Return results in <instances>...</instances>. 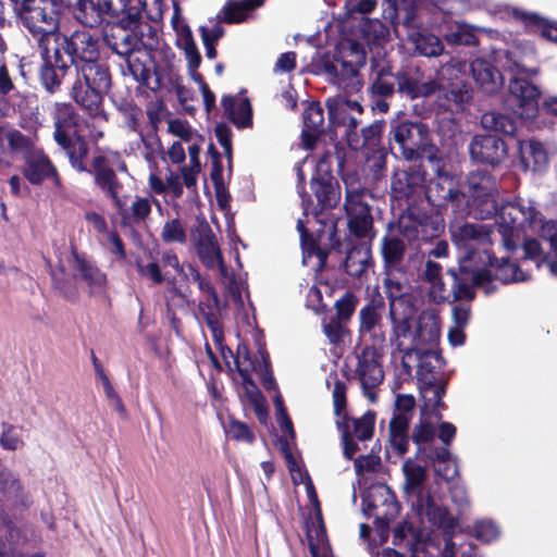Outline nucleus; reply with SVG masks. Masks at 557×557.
Instances as JSON below:
<instances>
[{
    "label": "nucleus",
    "instance_id": "1",
    "mask_svg": "<svg viewBox=\"0 0 557 557\" xmlns=\"http://www.w3.org/2000/svg\"><path fill=\"white\" fill-rule=\"evenodd\" d=\"M62 48L74 64L70 98L90 117L106 116L104 96L112 87L110 66L101 61V39L96 33L76 28L62 34Z\"/></svg>",
    "mask_w": 557,
    "mask_h": 557
},
{
    "label": "nucleus",
    "instance_id": "2",
    "mask_svg": "<svg viewBox=\"0 0 557 557\" xmlns=\"http://www.w3.org/2000/svg\"><path fill=\"white\" fill-rule=\"evenodd\" d=\"M336 163L342 172L346 163V151L335 145L334 151H325L318 160L310 178L311 194L299 191L304 214L312 215L317 227L310 231L302 220L297 222V231L300 234V244H320L327 238L330 244H342L336 238V225L333 221H323L320 215L325 210L335 209L342 199V189L338 180L333 174V163Z\"/></svg>",
    "mask_w": 557,
    "mask_h": 557
},
{
    "label": "nucleus",
    "instance_id": "3",
    "mask_svg": "<svg viewBox=\"0 0 557 557\" xmlns=\"http://www.w3.org/2000/svg\"><path fill=\"white\" fill-rule=\"evenodd\" d=\"M497 194H472L465 200L467 214L476 220H486L497 214L496 228L502 236V244H516L525 233V225L535 222L539 210L531 201L517 197L502 203L498 208Z\"/></svg>",
    "mask_w": 557,
    "mask_h": 557
},
{
    "label": "nucleus",
    "instance_id": "4",
    "mask_svg": "<svg viewBox=\"0 0 557 557\" xmlns=\"http://www.w3.org/2000/svg\"><path fill=\"white\" fill-rule=\"evenodd\" d=\"M54 260L50 261L53 286L65 298L77 296L76 282L84 283L90 293L101 290L106 276L74 246H54Z\"/></svg>",
    "mask_w": 557,
    "mask_h": 557
},
{
    "label": "nucleus",
    "instance_id": "5",
    "mask_svg": "<svg viewBox=\"0 0 557 557\" xmlns=\"http://www.w3.org/2000/svg\"><path fill=\"white\" fill-rule=\"evenodd\" d=\"M459 272L450 271L454 277V300H472L474 288H481L486 295L492 294L493 284L491 267L494 257L484 246H457Z\"/></svg>",
    "mask_w": 557,
    "mask_h": 557
},
{
    "label": "nucleus",
    "instance_id": "6",
    "mask_svg": "<svg viewBox=\"0 0 557 557\" xmlns=\"http://www.w3.org/2000/svg\"><path fill=\"white\" fill-rule=\"evenodd\" d=\"M122 13L112 16L102 27V40L106 47L120 59L145 47L143 26V7L140 0H127Z\"/></svg>",
    "mask_w": 557,
    "mask_h": 557
},
{
    "label": "nucleus",
    "instance_id": "7",
    "mask_svg": "<svg viewBox=\"0 0 557 557\" xmlns=\"http://www.w3.org/2000/svg\"><path fill=\"white\" fill-rule=\"evenodd\" d=\"M16 20L41 47L60 27L59 0H9Z\"/></svg>",
    "mask_w": 557,
    "mask_h": 557
},
{
    "label": "nucleus",
    "instance_id": "8",
    "mask_svg": "<svg viewBox=\"0 0 557 557\" xmlns=\"http://www.w3.org/2000/svg\"><path fill=\"white\" fill-rule=\"evenodd\" d=\"M426 175L421 163L396 170L391 178L392 207L412 215L424 201Z\"/></svg>",
    "mask_w": 557,
    "mask_h": 557
},
{
    "label": "nucleus",
    "instance_id": "9",
    "mask_svg": "<svg viewBox=\"0 0 557 557\" xmlns=\"http://www.w3.org/2000/svg\"><path fill=\"white\" fill-rule=\"evenodd\" d=\"M445 230V223L440 215H422L419 209L412 215L401 216L397 222H388L386 233L381 244H409L412 242L429 243L437 239Z\"/></svg>",
    "mask_w": 557,
    "mask_h": 557
},
{
    "label": "nucleus",
    "instance_id": "10",
    "mask_svg": "<svg viewBox=\"0 0 557 557\" xmlns=\"http://www.w3.org/2000/svg\"><path fill=\"white\" fill-rule=\"evenodd\" d=\"M55 143L64 150L70 164L81 165V158L86 153L88 141L86 138L74 132L72 135L66 129L76 127L79 121V114L73 104L69 102H55L53 111Z\"/></svg>",
    "mask_w": 557,
    "mask_h": 557
},
{
    "label": "nucleus",
    "instance_id": "11",
    "mask_svg": "<svg viewBox=\"0 0 557 557\" xmlns=\"http://www.w3.org/2000/svg\"><path fill=\"white\" fill-rule=\"evenodd\" d=\"M424 200L440 212L449 208L456 213L462 211L466 194L460 177L449 170L433 173L425 183Z\"/></svg>",
    "mask_w": 557,
    "mask_h": 557
},
{
    "label": "nucleus",
    "instance_id": "12",
    "mask_svg": "<svg viewBox=\"0 0 557 557\" xmlns=\"http://www.w3.org/2000/svg\"><path fill=\"white\" fill-rule=\"evenodd\" d=\"M122 60L125 61L127 72L134 81L152 91L159 90L165 82L174 83L172 78L173 65L159 66L151 51L145 47L129 53V57H123Z\"/></svg>",
    "mask_w": 557,
    "mask_h": 557
},
{
    "label": "nucleus",
    "instance_id": "13",
    "mask_svg": "<svg viewBox=\"0 0 557 557\" xmlns=\"http://www.w3.org/2000/svg\"><path fill=\"white\" fill-rule=\"evenodd\" d=\"M73 18L84 29L103 27L104 16H117L126 8L127 0H60Z\"/></svg>",
    "mask_w": 557,
    "mask_h": 557
},
{
    "label": "nucleus",
    "instance_id": "14",
    "mask_svg": "<svg viewBox=\"0 0 557 557\" xmlns=\"http://www.w3.org/2000/svg\"><path fill=\"white\" fill-rule=\"evenodd\" d=\"M430 135V128L421 121L408 119H393L389 122L388 143L398 146L401 157L406 161H417L418 150L421 149L425 138Z\"/></svg>",
    "mask_w": 557,
    "mask_h": 557
},
{
    "label": "nucleus",
    "instance_id": "15",
    "mask_svg": "<svg viewBox=\"0 0 557 557\" xmlns=\"http://www.w3.org/2000/svg\"><path fill=\"white\" fill-rule=\"evenodd\" d=\"M351 379L357 380L364 395L371 400H375L373 388L379 386L384 379L382 367V354L374 345L366 346L360 351H356L350 363Z\"/></svg>",
    "mask_w": 557,
    "mask_h": 557
},
{
    "label": "nucleus",
    "instance_id": "16",
    "mask_svg": "<svg viewBox=\"0 0 557 557\" xmlns=\"http://www.w3.org/2000/svg\"><path fill=\"white\" fill-rule=\"evenodd\" d=\"M89 153V144L86 146V153L81 158V165L71 164V166L79 173H88L94 177V184L104 195L111 198L119 210H122V201L119 193L123 185L117 178L116 172L113 168L111 160L102 154H96L91 159L90 165L87 164V157Z\"/></svg>",
    "mask_w": 557,
    "mask_h": 557
},
{
    "label": "nucleus",
    "instance_id": "17",
    "mask_svg": "<svg viewBox=\"0 0 557 557\" xmlns=\"http://www.w3.org/2000/svg\"><path fill=\"white\" fill-rule=\"evenodd\" d=\"M535 76H510L507 102L512 111L523 120H533L540 112L542 91L533 83Z\"/></svg>",
    "mask_w": 557,
    "mask_h": 557
},
{
    "label": "nucleus",
    "instance_id": "18",
    "mask_svg": "<svg viewBox=\"0 0 557 557\" xmlns=\"http://www.w3.org/2000/svg\"><path fill=\"white\" fill-rule=\"evenodd\" d=\"M468 151L471 162L495 170L507 160L509 146L496 134L482 133L471 138Z\"/></svg>",
    "mask_w": 557,
    "mask_h": 557
},
{
    "label": "nucleus",
    "instance_id": "19",
    "mask_svg": "<svg viewBox=\"0 0 557 557\" xmlns=\"http://www.w3.org/2000/svg\"><path fill=\"white\" fill-rule=\"evenodd\" d=\"M495 61L511 76H537L540 67L535 64V49L527 44H515L507 49L494 52Z\"/></svg>",
    "mask_w": 557,
    "mask_h": 557
},
{
    "label": "nucleus",
    "instance_id": "20",
    "mask_svg": "<svg viewBox=\"0 0 557 557\" xmlns=\"http://www.w3.org/2000/svg\"><path fill=\"white\" fill-rule=\"evenodd\" d=\"M417 506L421 518H426L429 522L444 531L446 539L441 557H457V547L451 540L457 522L449 511L440 506L429 494H421Z\"/></svg>",
    "mask_w": 557,
    "mask_h": 557
},
{
    "label": "nucleus",
    "instance_id": "21",
    "mask_svg": "<svg viewBox=\"0 0 557 557\" xmlns=\"http://www.w3.org/2000/svg\"><path fill=\"white\" fill-rule=\"evenodd\" d=\"M338 54L333 55V60L323 62V69L326 74L334 77L338 83L346 84L352 82L359 76V69L366 64V52L363 48L357 44H351L349 55L343 57Z\"/></svg>",
    "mask_w": 557,
    "mask_h": 557
},
{
    "label": "nucleus",
    "instance_id": "22",
    "mask_svg": "<svg viewBox=\"0 0 557 557\" xmlns=\"http://www.w3.org/2000/svg\"><path fill=\"white\" fill-rule=\"evenodd\" d=\"M344 209L349 235L360 240L368 239L371 244L375 237V231L369 203L364 198H359L345 201Z\"/></svg>",
    "mask_w": 557,
    "mask_h": 557
},
{
    "label": "nucleus",
    "instance_id": "23",
    "mask_svg": "<svg viewBox=\"0 0 557 557\" xmlns=\"http://www.w3.org/2000/svg\"><path fill=\"white\" fill-rule=\"evenodd\" d=\"M440 89L436 79L424 78L423 73L418 69H399L397 92L401 97L410 100L418 98H428L433 96Z\"/></svg>",
    "mask_w": 557,
    "mask_h": 557
},
{
    "label": "nucleus",
    "instance_id": "24",
    "mask_svg": "<svg viewBox=\"0 0 557 557\" xmlns=\"http://www.w3.org/2000/svg\"><path fill=\"white\" fill-rule=\"evenodd\" d=\"M191 276L197 282L198 288L206 293L208 299L199 304V312L205 319L209 330L211 331L212 338L216 344H220L223 339V332L219 324L218 312L220 310V301L216 293L214 292L211 284L201 278L200 274L190 268Z\"/></svg>",
    "mask_w": 557,
    "mask_h": 557
},
{
    "label": "nucleus",
    "instance_id": "25",
    "mask_svg": "<svg viewBox=\"0 0 557 557\" xmlns=\"http://www.w3.org/2000/svg\"><path fill=\"white\" fill-rule=\"evenodd\" d=\"M23 175L33 185H40L44 181L51 180L57 189L63 188L62 180L55 165L42 150L27 156Z\"/></svg>",
    "mask_w": 557,
    "mask_h": 557
},
{
    "label": "nucleus",
    "instance_id": "26",
    "mask_svg": "<svg viewBox=\"0 0 557 557\" xmlns=\"http://www.w3.org/2000/svg\"><path fill=\"white\" fill-rule=\"evenodd\" d=\"M510 16L522 25L525 33L539 35L557 46V21L518 8L511 9Z\"/></svg>",
    "mask_w": 557,
    "mask_h": 557
},
{
    "label": "nucleus",
    "instance_id": "27",
    "mask_svg": "<svg viewBox=\"0 0 557 557\" xmlns=\"http://www.w3.org/2000/svg\"><path fill=\"white\" fill-rule=\"evenodd\" d=\"M494 225L483 223H471L463 220L455 219L448 224V232L454 244H467L474 242L475 244H492V234Z\"/></svg>",
    "mask_w": 557,
    "mask_h": 557
},
{
    "label": "nucleus",
    "instance_id": "28",
    "mask_svg": "<svg viewBox=\"0 0 557 557\" xmlns=\"http://www.w3.org/2000/svg\"><path fill=\"white\" fill-rule=\"evenodd\" d=\"M325 104L329 114V125L333 128L346 126L348 144L351 148L356 149L358 145L354 144L351 136H357V127L360 122L349 112L347 99L342 97L327 98Z\"/></svg>",
    "mask_w": 557,
    "mask_h": 557
},
{
    "label": "nucleus",
    "instance_id": "29",
    "mask_svg": "<svg viewBox=\"0 0 557 557\" xmlns=\"http://www.w3.org/2000/svg\"><path fill=\"white\" fill-rule=\"evenodd\" d=\"M368 507L374 510L376 519L391 521L399 512V505L387 485L372 486L367 496Z\"/></svg>",
    "mask_w": 557,
    "mask_h": 557
},
{
    "label": "nucleus",
    "instance_id": "30",
    "mask_svg": "<svg viewBox=\"0 0 557 557\" xmlns=\"http://www.w3.org/2000/svg\"><path fill=\"white\" fill-rule=\"evenodd\" d=\"M384 304L381 299H373L371 302L361 308L359 312V333L361 336H370L373 345L382 344L385 341L382 331V312Z\"/></svg>",
    "mask_w": 557,
    "mask_h": 557
},
{
    "label": "nucleus",
    "instance_id": "31",
    "mask_svg": "<svg viewBox=\"0 0 557 557\" xmlns=\"http://www.w3.org/2000/svg\"><path fill=\"white\" fill-rule=\"evenodd\" d=\"M435 428L429 422H422L412 431V441L418 446V453L425 460H445L449 456L446 447L435 445Z\"/></svg>",
    "mask_w": 557,
    "mask_h": 557
},
{
    "label": "nucleus",
    "instance_id": "32",
    "mask_svg": "<svg viewBox=\"0 0 557 557\" xmlns=\"http://www.w3.org/2000/svg\"><path fill=\"white\" fill-rule=\"evenodd\" d=\"M518 165L523 172H542L548 165V156L542 143L518 140Z\"/></svg>",
    "mask_w": 557,
    "mask_h": 557
},
{
    "label": "nucleus",
    "instance_id": "33",
    "mask_svg": "<svg viewBox=\"0 0 557 557\" xmlns=\"http://www.w3.org/2000/svg\"><path fill=\"white\" fill-rule=\"evenodd\" d=\"M235 363L239 375H246L255 372L260 377L267 389L274 388L275 382L269 372V364L262 352H260V359L253 361L249 356L248 348L245 345H239L237 348Z\"/></svg>",
    "mask_w": 557,
    "mask_h": 557
},
{
    "label": "nucleus",
    "instance_id": "34",
    "mask_svg": "<svg viewBox=\"0 0 557 557\" xmlns=\"http://www.w3.org/2000/svg\"><path fill=\"white\" fill-rule=\"evenodd\" d=\"M472 77L486 94H493L504 86L502 72L485 59H475L470 64Z\"/></svg>",
    "mask_w": 557,
    "mask_h": 557
},
{
    "label": "nucleus",
    "instance_id": "35",
    "mask_svg": "<svg viewBox=\"0 0 557 557\" xmlns=\"http://www.w3.org/2000/svg\"><path fill=\"white\" fill-rule=\"evenodd\" d=\"M372 82L369 90L372 97L392 98L397 92L398 70L389 64L372 65Z\"/></svg>",
    "mask_w": 557,
    "mask_h": 557
},
{
    "label": "nucleus",
    "instance_id": "36",
    "mask_svg": "<svg viewBox=\"0 0 557 557\" xmlns=\"http://www.w3.org/2000/svg\"><path fill=\"white\" fill-rule=\"evenodd\" d=\"M413 315L414 308L411 305L403 307L401 301H394L393 304H389V317L394 325L396 346L399 350H404L407 354L412 350V346H406L401 338H405L410 334V321Z\"/></svg>",
    "mask_w": 557,
    "mask_h": 557
},
{
    "label": "nucleus",
    "instance_id": "37",
    "mask_svg": "<svg viewBox=\"0 0 557 557\" xmlns=\"http://www.w3.org/2000/svg\"><path fill=\"white\" fill-rule=\"evenodd\" d=\"M221 106L224 116L238 129L252 126V107L248 98L237 100L234 96H223Z\"/></svg>",
    "mask_w": 557,
    "mask_h": 557
},
{
    "label": "nucleus",
    "instance_id": "38",
    "mask_svg": "<svg viewBox=\"0 0 557 557\" xmlns=\"http://www.w3.org/2000/svg\"><path fill=\"white\" fill-rule=\"evenodd\" d=\"M438 104L445 110H451L453 106L460 107L472 99V87L463 79L449 82L446 87L440 85Z\"/></svg>",
    "mask_w": 557,
    "mask_h": 557
},
{
    "label": "nucleus",
    "instance_id": "39",
    "mask_svg": "<svg viewBox=\"0 0 557 557\" xmlns=\"http://www.w3.org/2000/svg\"><path fill=\"white\" fill-rule=\"evenodd\" d=\"M440 337V322L435 314L424 312L419 317L418 329L412 338V349L429 348L434 349Z\"/></svg>",
    "mask_w": 557,
    "mask_h": 557
},
{
    "label": "nucleus",
    "instance_id": "40",
    "mask_svg": "<svg viewBox=\"0 0 557 557\" xmlns=\"http://www.w3.org/2000/svg\"><path fill=\"white\" fill-rule=\"evenodd\" d=\"M412 350L414 351L418 360L417 373L419 381L425 382L428 380H440L438 372L444 364L441 355L432 348H418Z\"/></svg>",
    "mask_w": 557,
    "mask_h": 557
},
{
    "label": "nucleus",
    "instance_id": "41",
    "mask_svg": "<svg viewBox=\"0 0 557 557\" xmlns=\"http://www.w3.org/2000/svg\"><path fill=\"white\" fill-rule=\"evenodd\" d=\"M265 0H228L216 18L226 24H237L246 20L249 12L262 7Z\"/></svg>",
    "mask_w": 557,
    "mask_h": 557
},
{
    "label": "nucleus",
    "instance_id": "42",
    "mask_svg": "<svg viewBox=\"0 0 557 557\" xmlns=\"http://www.w3.org/2000/svg\"><path fill=\"white\" fill-rule=\"evenodd\" d=\"M411 414L395 413L389 422V443L399 455L408 450V428Z\"/></svg>",
    "mask_w": 557,
    "mask_h": 557
},
{
    "label": "nucleus",
    "instance_id": "43",
    "mask_svg": "<svg viewBox=\"0 0 557 557\" xmlns=\"http://www.w3.org/2000/svg\"><path fill=\"white\" fill-rule=\"evenodd\" d=\"M404 473L406 476V490L407 493L414 497L413 507L418 511V500L421 494H429L431 497V493L429 491L422 490L421 485L425 480V470L420 465L414 463L411 460H406L403 466Z\"/></svg>",
    "mask_w": 557,
    "mask_h": 557
},
{
    "label": "nucleus",
    "instance_id": "44",
    "mask_svg": "<svg viewBox=\"0 0 557 557\" xmlns=\"http://www.w3.org/2000/svg\"><path fill=\"white\" fill-rule=\"evenodd\" d=\"M345 423L350 425L351 437H356L359 441H368L373 435L375 414L372 411H368L362 417L356 419H349L344 414L342 419L336 421L338 429L342 431Z\"/></svg>",
    "mask_w": 557,
    "mask_h": 557
},
{
    "label": "nucleus",
    "instance_id": "45",
    "mask_svg": "<svg viewBox=\"0 0 557 557\" xmlns=\"http://www.w3.org/2000/svg\"><path fill=\"white\" fill-rule=\"evenodd\" d=\"M507 252L517 253V249H521V258L535 260L537 265L545 264L549 272L557 276V246H550V251L547 252L541 260V246H505Z\"/></svg>",
    "mask_w": 557,
    "mask_h": 557
},
{
    "label": "nucleus",
    "instance_id": "46",
    "mask_svg": "<svg viewBox=\"0 0 557 557\" xmlns=\"http://www.w3.org/2000/svg\"><path fill=\"white\" fill-rule=\"evenodd\" d=\"M467 184L469 195L483 194L488 196V194L498 193L496 176L486 170L471 171L467 176Z\"/></svg>",
    "mask_w": 557,
    "mask_h": 557
},
{
    "label": "nucleus",
    "instance_id": "47",
    "mask_svg": "<svg viewBox=\"0 0 557 557\" xmlns=\"http://www.w3.org/2000/svg\"><path fill=\"white\" fill-rule=\"evenodd\" d=\"M371 250L370 246H351L347 251L345 260L346 272L351 276H361L370 267Z\"/></svg>",
    "mask_w": 557,
    "mask_h": 557
},
{
    "label": "nucleus",
    "instance_id": "48",
    "mask_svg": "<svg viewBox=\"0 0 557 557\" xmlns=\"http://www.w3.org/2000/svg\"><path fill=\"white\" fill-rule=\"evenodd\" d=\"M69 73H63L50 64V55L44 60L38 70V79L41 87L49 95H54L61 90L63 78Z\"/></svg>",
    "mask_w": 557,
    "mask_h": 557
},
{
    "label": "nucleus",
    "instance_id": "49",
    "mask_svg": "<svg viewBox=\"0 0 557 557\" xmlns=\"http://www.w3.org/2000/svg\"><path fill=\"white\" fill-rule=\"evenodd\" d=\"M409 38L413 41L416 50L424 57H437L444 50L442 40L431 33L413 30L409 33Z\"/></svg>",
    "mask_w": 557,
    "mask_h": 557
},
{
    "label": "nucleus",
    "instance_id": "50",
    "mask_svg": "<svg viewBox=\"0 0 557 557\" xmlns=\"http://www.w3.org/2000/svg\"><path fill=\"white\" fill-rule=\"evenodd\" d=\"M492 271V280L494 278L503 282H521L527 280L524 273L519 269V267L509 261L507 256L500 258V260L494 258V267H491Z\"/></svg>",
    "mask_w": 557,
    "mask_h": 557
},
{
    "label": "nucleus",
    "instance_id": "51",
    "mask_svg": "<svg viewBox=\"0 0 557 557\" xmlns=\"http://www.w3.org/2000/svg\"><path fill=\"white\" fill-rule=\"evenodd\" d=\"M481 124L483 128L507 136H515L517 132L516 121L499 112H486L482 115Z\"/></svg>",
    "mask_w": 557,
    "mask_h": 557
},
{
    "label": "nucleus",
    "instance_id": "52",
    "mask_svg": "<svg viewBox=\"0 0 557 557\" xmlns=\"http://www.w3.org/2000/svg\"><path fill=\"white\" fill-rule=\"evenodd\" d=\"M243 388H244V397L246 401L252 406L255 412L260 421H263L267 417V410L264 407V399L261 395V392L253 383L251 379V373L246 375H240Z\"/></svg>",
    "mask_w": 557,
    "mask_h": 557
},
{
    "label": "nucleus",
    "instance_id": "53",
    "mask_svg": "<svg viewBox=\"0 0 557 557\" xmlns=\"http://www.w3.org/2000/svg\"><path fill=\"white\" fill-rule=\"evenodd\" d=\"M420 393L424 400L425 409L435 412L442 407L444 385L440 380L420 382Z\"/></svg>",
    "mask_w": 557,
    "mask_h": 557
},
{
    "label": "nucleus",
    "instance_id": "54",
    "mask_svg": "<svg viewBox=\"0 0 557 557\" xmlns=\"http://www.w3.org/2000/svg\"><path fill=\"white\" fill-rule=\"evenodd\" d=\"M423 158L430 163L433 173L448 170L442 150L431 140V134L425 138L421 149L418 150V160Z\"/></svg>",
    "mask_w": 557,
    "mask_h": 557
},
{
    "label": "nucleus",
    "instance_id": "55",
    "mask_svg": "<svg viewBox=\"0 0 557 557\" xmlns=\"http://www.w3.org/2000/svg\"><path fill=\"white\" fill-rule=\"evenodd\" d=\"M385 121L384 120H376L372 122L371 124L364 126L361 128V143H359V139L357 138L356 141L354 140V144H357V148H370L374 149L381 144L382 135L385 128Z\"/></svg>",
    "mask_w": 557,
    "mask_h": 557
},
{
    "label": "nucleus",
    "instance_id": "56",
    "mask_svg": "<svg viewBox=\"0 0 557 557\" xmlns=\"http://www.w3.org/2000/svg\"><path fill=\"white\" fill-rule=\"evenodd\" d=\"M336 172L345 185V201L364 198L367 189L362 187L360 177L356 171H345L344 165L342 172H339L336 165Z\"/></svg>",
    "mask_w": 557,
    "mask_h": 557
},
{
    "label": "nucleus",
    "instance_id": "57",
    "mask_svg": "<svg viewBox=\"0 0 557 557\" xmlns=\"http://www.w3.org/2000/svg\"><path fill=\"white\" fill-rule=\"evenodd\" d=\"M197 253L201 262L210 269L218 268L222 276H227V269L223 261L219 246H197Z\"/></svg>",
    "mask_w": 557,
    "mask_h": 557
},
{
    "label": "nucleus",
    "instance_id": "58",
    "mask_svg": "<svg viewBox=\"0 0 557 557\" xmlns=\"http://www.w3.org/2000/svg\"><path fill=\"white\" fill-rule=\"evenodd\" d=\"M302 120L304 127L318 132H325L324 110L319 101L308 102L302 114Z\"/></svg>",
    "mask_w": 557,
    "mask_h": 557
},
{
    "label": "nucleus",
    "instance_id": "59",
    "mask_svg": "<svg viewBox=\"0 0 557 557\" xmlns=\"http://www.w3.org/2000/svg\"><path fill=\"white\" fill-rule=\"evenodd\" d=\"M527 227L536 230L539 237L548 244H557V220H546L539 211L535 222L531 226L527 224Z\"/></svg>",
    "mask_w": 557,
    "mask_h": 557
},
{
    "label": "nucleus",
    "instance_id": "60",
    "mask_svg": "<svg viewBox=\"0 0 557 557\" xmlns=\"http://www.w3.org/2000/svg\"><path fill=\"white\" fill-rule=\"evenodd\" d=\"M190 244H218L209 223L197 218L189 230Z\"/></svg>",
    "mask_w": 557,
    "mask_h": 557
},
{
    "label": "nucleus",
    "instance_id": "61",
    "mask_svg": "<svg viewBox=\"0 0 557 557\" xmlns=\"http://www.w3.org/2000/svg\"><path fill=\"white\" fill-rule=\"evenodd\" d=\"M17 92V79L9 69L5 58H0V97L5 98Z\"/></svg>",
    "mask_w": 557,
    "mask_h": 557
},
{
    "label": "nucleus",
    "instance_id": "62",
    "mask_svg": "<svg viewBox=\"0 0 557 557\" xmlns=\"http://www.w3.org/2000/svg\"><path fill=\"white\" fill-rule=\"evenodd\" d=\"M10 148L18 153H23L25 159L27 156L35 154V145L30 137L24 135L20 131H12L8 134Z\"/></svg>",
    "mask_w": 557,
    "mask_h": 557
},
{
    "label": "nucleus",
    "instance_id": "63",
    "mask_svg": "<svg viewBox=\"0 0 557 557\" xmlns=\"http://www.w3.org/2000/svg\"><path fill=\"white\" fill-rule=\"evenodd\" d=\"M151 212V202L149 198H136L131 206V212L123 213L124 220L139 224L145 222Z\"/></svg>",
    "mask_w": 557,
    "mask_h": 557
},
{
    "label": "nucleus",
    "instance_id": "64",
    "mask_svg": "<svg viewBox=\"0 0 557 557\" xmlns=\"http://www.w3.org/2000/svg\"><path fill=\"white\" fill-rule=\"evenodd\" d=\"M161 237L165 243L185 244L186 231L181 220L168 221L162 228Z\"/></svg>",
    "mask_w": 557,
    "mask_h": 557
}]
</instances>
